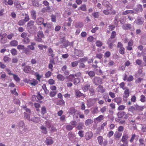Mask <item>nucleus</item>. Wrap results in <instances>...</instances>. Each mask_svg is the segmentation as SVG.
I'll use <instances>...</instances> for the list:
<instances>
[{
    "label": "nucleus",
    "mask_w": 146,
    "mask_h": 146,
    "mask_svg": "<svg viewBox=\"0 0 146 146\" xmlns=\"http://www.w3.org/2000/svg\"><path fill=\"white\" fill-rule=\"evenodd\" d=\"M34 21H30L27 24V29L30 33L35 32L37 30V27L34 25Z\"/></svg>",
    "instance_id": "f257e3e1"
},
{
    "label": "nucleus",
    "mask_w": 146,
    "mask_h": 146,
    "mask_svg": "<svg viewBox=\"0 0 146 146\" xmlns=\"http://www.w3.org/2000/svg\"><path fill=\"white\" fill-rule=\"evenodd\" d=\"M44 38V35L43 32L41 31H39L37 33V36L35 38V40L37 42H43L42 38Z\"/></svg>",
    "instance_id": "f03ea898"
},
{
    "label": "nucleus",
    "mask_w": 146,
    "mask_h": 146,
    "mask_svg": "<svg viewBox=\"0 0 146 146\" xmlns=\"http://www.w3.org/2000/svg\"><path fill=\"white\" fill-rule=\"evenodd\" d=\"M97 139L99 144L100 145H103L104 146H106L108 143V141L106 139H104H104L101 136L98 137L97 138Z\"/></svg>",
    "instance_id": "7ed1b4c3"
},
{
    "label": "nucleus",
    "mask_w": 146,
    "mask_h": 146,
    "mask_svg": "<svg viewBox=\"0 0 146 146\" xmlns=\"http://www.w3.org/2000/svg\"><path fill=\"white\" fill-rule=\"evenodd\" d=\"M99 100L98 98L90 99L87 102V104L88 107H91L93 106L97 101Z\"/></svg>",
    "instance_id": "20e7f679"
},
{
    "label": "nucleus",
    "mask_w": 146,
    "mask_h": 146,
    "mask_svg": "<svg viewBox=\"0 0 146 146\" xmlns=\"http://www.w3.org/2000/svg\"><path fill=\"white\" fill-rule=\"evenodd\" d=\"M102 79L100 77H95L92 80L93 83L96 85L102 84Z\"/></svg>",
    "instance_id": "39448f33"
},
{
    "label": "nucleus",
    "mask_w": 146,
    "mask_h": 146,
    "mask_svg": "<svg viewBox=\"0 0 146 146\" xmlns=\"http://www.w3.org/2000/svg\"><path fill=\"white\" fill-rule=\"evenodd\" d=\"M103 12L106 15H110L113 13L114 14H115V11L114 12L113 11L112 7L109 6L107 7V9L104 10Z\"/></svg>",
    "instance_id": "423d86ee"
},
{
    "label": "nucleus",
    "mask_w": 146,
    "mask_h": 146,
    "mask_svg": "<svg viewBox=\"0 0 146 146\" xmlns=\"http://www.w3.org/2000/svg\"><path fill=\"white\" fill-rule=\"evenodd\" d=\"M122 28L124 30H130L131 31L134 30L135 29L133 27H131V25L129 24H126L123 25Z\"/></svg>",
    "instance_id": "0eeeda50"
},
{
    "label": "nucleus",
    "mask_w": 146,
    "mask_h": 146,
    "mask_svg": "<svg viewBox=\"0 0 146 146\" xmlns=\"http://www.w3.org/2000/svg\"><path fill=\"white\" fill-rule=\"evenodd\" d=\"M137 25H141L144 23V19L141 17L138 16L134 21Z\"/></svg>",
    "instance_id": "6e6552de"
},
{
    "label": "nucleus",
    "mask_w": 146,
    "mask_h": 146,
    "mask_svg": "<svg viewBox=\"0 0 146 146\" xmlns=\"http://www.w3.org/2000/svg\"><path fill=\"white\" fill-rule=\"evenodd\" d=\"M90 85L88 82H85L84 84L82 86V89L84 92L87 91L90 88Z\"/></svg>",
    "instance_id": "1a4fd4ad"
},
{
    "label": "nucleus",
    "mask_w": 146,
    "mask_h": 146,
    "mask_svg": "<svg viewBox=\"0 0 146 146\" xmlns=\"http://www.w3.org/2000/svg\"><path fill=\"white\" fill-rule=\"evenodd\" d=\"M75 54L79 57H82L84 56L83 52L82 50L75 49L74 51Z\"/></svg>",
    "instance_id": "9d476101"
},
{
    "label": "nucleus",
    "mask_w": 146,
    "mask_h": 146,
    "mask_svg": "<svg viewBox=\"0 0 146 146\" xmlns=\"http://www.w3.org/2000/svg\"><path fill=\"white\" fill-rule=\"evenodd\" d=\"M129 137L127 134H123L121 139V141L123 143H128L127 139Z\"/></svg>",
    "instance_id": "9b49d317"
},
{
    "label": "nucleus",
    "mask_w": 146,
    "mask_h": 146,
    "mask_svg": "<svg viewBox=\"0 0 146 146\" xmlns=\"http://www.w3.org/2000/svg\"><path fill=\"white\" fill-rule=\"evenodd\" d=\"M23 71L26 73H29L31 70V67L29 65L25 66L23 69Z\"/></svg>",
    "instance_id": "f8f14e48"
},
{
    "label": "nucleus",
    "mask_w": 146,
    "mask_h": 146,
    "mask_svg": "<svg viewBox=\"0 0 146 146\" xmlns=\"http://www.w3.org/2000/svg\"><path fill=\"white\" fill-rule=\"evenodd\" d=\"M93 136V134L90 131L86 133L85 136L86 140H89L91 139Z\"/></svg>",
    "instance_id": "ddd939ff"
},
{
    "label": "nucleus",
    "mask_w": 146,
    "mask_h": 146,
    "mask_svg": "<svg viewBox=\"0 0 146 146\" xmlns=\"http://www.w3.org/2000/svg\"><path fill=\"white\" fill-rule=\"evenodd\" d=\"M114 40L111 38H109L107 41V44L108 45V47L110 48H111L113 46V43L114 42Z\"/></svg>",
    "instance_id": "4468645a"
},
{
    "label": "nucleus",
    "mask_w": 146,
    "mask_h": 146,
    "mask_svg": "<svg viewBox=\"0 0 146 146\" xmlns=\"http://www.w3.org/2000/svg\"><path fill=\"white\" fill-rule=\"evenodd\" d=\"M77 111V110H76L74 107H72L70 108L68 111V113L71 115L74 114Z\"/></svg>",
    "instance_id": "2eb2a0df"
},
{
    "label": "nucleus",
    "mask_w": 146,
    "mask_h": 146,
    "mask_svg": "<svg viewBox=\"0 0 146 146\" xmlns=\"http://www.w3.org/2000/svg\"><path fill=\"white\" fill-rule=\"evenodd\" d=\"M51 11V7L49 6H48L46 7H45L43 8L41 11L43 13H45L46 12H50Z\"/></svg>",
    "instance_id": "dca6fc26"
},
{
    "label": "nucleus",
    "mask_w": 146,
    "mask_h": 146,
    "mask_svg": "<svg viewBox=\"0 0 146 146\" xmlns=\"http://www.w3.org/2000/svg\"><path fill=\"white\" fill-rule=\"evenodd\" d=\"M45 143L47 145H51L52 144L53 142L51 138L50 137L47 138L45 141Z\"/></svg>",
    "instance_id": "f3484780"
},
{
    "label": "nucleus",
    "mask_w": 146,
    "mask_h": 146,
    "mask_svg": "<svg viewBox=\"0 0 146 146\" xmlns=\"http://www.w3.org/2000/svg\"><path fill=\"white\" fill-rule=\"evenodd\" d=\"M31 121H32L35 123H38L40 122V120L39 117H34L32 118Z\"/></svg>",
    "instance_id": "a211bd4d"
},
{
    "label": "nucleus",
    "mask_w": 146,
    "mask_h": 146,
    "mask_svg": "<svg viewBox=\"0 0 146 146\" xmlns=\"http://www.w3.org/2000/svg\"><path fill=\"white\" fill-rule=\"evenodd\" d=\"M113 100L115 102L117 103V104L119 105L121 104L122 99L120 97H117L115 98Z\"/></svg>",
    "instance_id": "6ab92c4d"
},
{
    "label": "nucleus",
    "mask_w": 146,
    "mask_h": 146,
    "mask_svg": "<svg viewBox=\"0 0 146 146\" xmlns=\"http://www.w3.org/2000/svg\"><path fill=\"white\" fill-rule=\"evenodd\" d=\"M122 133L119 132H116L114 134V136L116 140H118L121 137Z\"/></svg>",
    "instance_id": "aec40b11"
},
{
    "label": "nucleus",
    "mask_w": 146,
    "mask_h": 146,
    "mask_svg": "<svg viewBox=\"0 0 146 146\" xmlns=\"http://www.w3.org/2000/svg\"><path fill=\"white\" fill-rule=\"evenodd\" d=\"M44 19L43 18L41 17L38 18L36 21V23L38 25H41L43 23Z\"/></svg>",
    "instance_id": "412c9836"
},
{
    "label": "nucleus",
    "mask_w": 146,
    "mask_h": 146,
    "mask_svg": "<svg viewBox=\"0 0 146 146\" xmlns=\"http://www.w3.org/2000/svg\"><path fill=\"white\" fill-rule=\"evenodd\" d=\"M135 110L136 111H142L143 108L142 106H138L137 104L134 105Z\"/></svg>",
    "instance_id": "4be33fe9"
},
{
    "label": "nucleus",
    "mask_w": 146,
    "mask_h": 146,
    "mask_svg": "<svg viewBox=\"0 0 146 146\" xmlns=\"http://www.w3.org/2000/svg\"><path fill=\"white\" fill-rule=\"evenodd\" d=\"M24 53L27 55H31L32 52L28 48H25L23 50Z\"/></svg>",
    "instance_id": "5701e85b"
},
{
    "label": "nucleus",
    "mask_w": 146,
    "mask_h": 146,
    "mask_svg": "<svg viewBox=\"0 0 146 146\" xmlns=\"http://www.w3.org/2000/svg\"><path fill=\"white\" fill-rule=\"evenodd\" d=\"M98 91L103 93L105 91V89H104L103 86L101 85H99L97 88Z\"/></svg>",
    "instance_id": "b1692460"
},
{
    "label": "nucleus",
    "mask_w": 146,
    "mask_h": 146,
    "mask_svg": "<svg viewBox=\"0 0 146 146\" xmlns=\"http://www.w3.org/2000/svg\"><path fill=\"white\" fill-rule=\"evenodd\" d=\"M86 73L88 74L91 78L94 76L95 75V72L94 71H87Z\"/></svg>",
    "instance_id": "393cba45"
},
{
    "label": "nucleus",
    "mask_w": 146,
    "mask_h": 146,
    "mask_svg": "<svg viewBox=\"0 0 146 146\" xmlns=\"http://www.w3.org/2000/svg\"><path fill=\"white\" fill-rule=\"evenodd\" d=\"M129 95V90L128 89H126L124 92V95L123 96L124 98H127Z\"/></svg>",
    "instance_id": "a878e982"
},
{
    "label": "nucleus",
    "mask_w": 146,
    "mask_h": 146,
    "mask_svg": "<svg viewBox=\"0 0 146 146\" xmlns=\"http://www.w3.org/2000/svg\"><path fill=\"white\" fill-rule=\"evenodd\" d=\"M56 104L58 105L63 106L65 104V102L62 99H61L60 100L57 101Z\"/></svg>",
    "instance_id": "bb28decb"
},
{
    "label": "nucleus",
    "mask_w": 146,
    "mask_h": 146,
    "mask_svg": "<svg viewBox=\"0 0 146 146\" xmlns=\"http://www.w3.org/2000/svg\"><path fill=\"white\" fill-rule=\"evenodd\" d=\"M125 112L124 111H119L117 113V116L118 118H121L125 115Z\"/></svg>",
    "instance_id": "cd10ccee"
},
{
    "label": "nucleus",
    "mask_w": 146,
    "mask_h": 146,
    "mask_svg": "<svg viewBox=\"0 0 146 146\" xmlns=\"http://www.w3.org/2000/svg\"><path fill=\"white\" fill-rule=\"evenodd\" d=\"M18 42L16 40H13L10 42V45L12 46H15L17 45Z\"/></svg>",
    "instance_id": "c85d7f7f"
},
{
    "label": "nucleus",
    "mask_w": 146,
    "mask_h": 146,
    "mask_svg": "<svg viewBox=\"0 0 146 146\" xmlns=\"http://www.w3.org/2000/svg\"><path fill=\"white\" fill-rule=\"evenodd\" d=\"M134 12L132 10H127L122 13L123 15H126L129 13H133Z\"/></svg>",
    "instance_id": "c756f323"
},
{
    "label": "nucleus",
    "mask_w": 146,
    "mask_h": 146,
    "mask_svg": "<svg viewBox=\"0 0 146 146\" xmlns=\"http://www.w3.org/2000/svg\"><path fill=\"white\" fill-rule=\"evenodd\" d=\"M78 10H81L84 11H86L87 10L86 5L85 4L82 5L81 6L78 8Z\"/></svg>",
    "instance_id": "7c9ffc66"
},
{
    "label": "nucleus",
    "mask_w": 146,
    "mask_h": 146,
    "mask_svg": "<svg viewBox=\"0 0 146 146\" xmlns=\"http://www.w3.org/2000/svg\"><path fill=\"white\" fill-rule=\"evenodd\" d=\"M138 137V135H135V134H132L131 138L130 140V142H132L135 139H137Z\"/></svg>",
    "instance_id": "2f4dec72"
},
{
    "label": "nucleus",
    "mask_w": 146,
    "mask_h": 146,
    "mask_svg": "<svg viewBox=\"0 0 146 146\" xmlns=\"http://www.w3.org/2000/svg\"><path fill=\"white\" fill-rule=\"evenodd\" d=\"M48 53L49 56H51L52 58L54 57V54H53V51L51 48H48Z\"/></svg>",
    "instance_id": "473e14b6"
},
{
    "label": "nucleus",
    "mask_w": 146,
    "mask_h": 146,
    "mask_svg": "<svg viewBox=\"0 0 146 146\" xmlns=\"http://www.w3.org/2000/svg\"><path fill=\"white\" fill-rule=\"evenodd\" d=\"M57 78L60 81H63L64 79V77L62 74H58L57 76Z\"/></svg>",
    "instance_id": "72a5a7b5"
},
{
    "label": "nucleus",
    "mask_w": 146,
    "mask_h": 146,
    "mask_svg": "<svg viewBox=\"0 0 146 146\" xmlns=\"http://www.w3.org/2000/svg\"><path fill=\"white\" fill-rule=\"evenodd\" d=\"M84 123L82 122H80L78 123L77 128L78 130L82 129H83V127L84 126Z\"/></svg>",
    "instance_id": "f704fd0d"
},
{
    "label": "nucleus",
    "mask_w": 146,
    "mask_h": 146,
    "mask_svg": "<svg viewBox=\"0 0 146 146\" xmlns=\"http://www.w3.org/2000/svg\"><path fill=\"white\" fill-rule=\"evenodd\" d=\"M31 15L33 19H36V12L34 10H32L31 11Z\"/></svg>",
    "instance_id": "c9c22d12"
},
{
    "label": "nucleus",
    "mask_w": 146,
    "mask_h": 146,
    "mask_svg": "<svg viewBox=\"0 0 146 146\" xmlns=\"http://www.w3.org/2000/svg\"><path fill=\"white\" fill-rule=\"evenodd\" d=\"M23 41L24 44H28L30 42V39L27 37L24 38L23 40Z\"/></svg>",
    "instance_id": "e433bc0d"
},
{
    "label": "nucleus",
    "mask_w": 146,
    "mask_h": 146,
    "mask_svg": "<svg viewBox=\"0 0 146 146\" xmlns=\"http://www.w3.org/2000/svg\"><path fill=\"white\" fill-rule=\"evenodd\" d=\"M24 117L29 121H31V119H30V115L25 112L24 113Z\"/></svg>",
    "instance_id": "4c0bfd02"
},
{
    "label": "nucleus",
    "mask_w": 146,
    "mask_h": 146,
    "mask_svg": "<svg viewBox=\"0 0 146 146\" xmlns=\"http://www.w3.org/2000/svg\"><path fill=\"white\" fill-rule=\"evenodd\" d=\"M75 94L77 98H79L82 96L84 94L81 93L78 90L76 92Z\"/></svg>",
    "instance_id": "58836bf2"
},
{
    "label": "nucleus",
    "mask_w": 146,
    "mask_h": 146,
    "mask_svg": "<svg viewBox=\"0 0 146 146\" xmlns=\"http://www.w3.org/2000/svg\"><path fill=\"white\" fill-rule=\"evenodd\" d=\"M93 122V121L91 119H88L86 120L85 122V124L86 125H88L89 124H91Z\"/></svg>",
    "instance_id": "ea45409f"
},
{
    "label": "nucleus",
    "mask_w": 146,
    "mask_h": 146,
    "mask_svg": "<svg viewBox=\"0 0 146 146\" xmlns=\"http://www.w3.org/2000/svg\"><path fill=\"white\" fill-rule=\"evenodd\" d=\"M40 129L42 131V133L44 134H46L47 133V131L46 130V129L44 126H41L40 127Z\"/></svg>",
    "instance_id": "a19ab883"
},
{
    "label": "nucleus",
    "mask_w": 146,
    "mask_h": 146,
    "mask_svg": "<svg viewBox=\"0 0 146 146\" xmlns=\"http://www.w3.org/2000/svg\"><path fill=\"white\" fill-rule=\"evenodd\" d=\"M139 146H145V145L144 143V141L143 139H139Z\"/></svg>",
    "instance_id": "79ce46f5"
},
{
    "label": "nucleus",
    "mask_w": 146,
    "mask_h": 146,
    "mask_svg": "<svg viewBox=\"0 0 146 146\" xmlns=\"http://www.w3.org/2000/svg\"><path fill=\"white\" fill-rule=\"evenodd\" d=\"M78 62H79L77 61L72 62L71 63L72 67H74L78 65Z\"/></svg>",
    "instance_id": "37998d69"
},
{
    "label": "nucleus",
    "mask_w": 146,
    "mask_h": 146,
    "mask_svg": "<svg viewBox=\"0 0 146 146\" xmlns=\"http://www.w3.org/2000/svg\"><path fill=\"white\" fill-rule=\"evenodd\" d=\"M14 4L15 5L17 8H19L20 7H21L19 2L17 0L15 1Z\"/></svg>",
    "instance_id": "c03bdc74"
},
{
    "label": "nucleus",
    "mask_w": 146,
    "mask_h": 146,
    "mask_svg": "<svg viewBox=\"0 0 146 146\" xmlns=\"http://www.w3.org/2000/svg\"><path fill=\"white\" fill-rule=\"evenodd\" d=\"M25 23L23 19L20 20L18 23V24L20 26H23Z\"/></svg>",
    "instance_id": "a18cd8bd"
},
{
    "label": "nucleus",
    "mask_w": 146,
    "mask_h": 146,
    "mask_svg": "<svg viewBox=\"0 0 146 146\" xmlns=\"http://www.w3.org/2000/svg\"><path fill=\"white\" fill-rule=\"evenodd\" d=\"M18 126L19 127H22L25 125L24 122L23 121H20L18 123Z\"/></svg>",
    "instance_id": "49530a36"
},
{
    "label": "nucleus",
    "mask_w": 146,
    "mask_h": 146,
    "mask_svg": "<svg viewBox=\"0 0 146 146\" xmlns=\"http://www.w3.org/2000/svg\"><path fill=\"white\" fill-rule=\"evenodd\" d=\"M83 26V24L82 23H77L75 25V27L77 28H81Z\"/></svg>",
    "instance_id": "de8ad7c7"
},
{
    "label": "nucleus",
    "mask_w": 146,
    "mask_h": 146,
    "mask_svg": "<svg viewBox=\"0 0 146 146\" xmlns=\"http://www.w3.org/2000/svg\"><path fill=\"white\" fill-rule=\"evenodd\" d=\"M74 127L70 125H67L66 126V129L69 131L71 130Z\"/></svg>",
    "instance_id": "09e8293b"
},
{
    "label": "nucleus",
    "mask_w": 146,
    "mask_h": 146,
    "mask_svg": "<svg viewBox=\"0 0 146 146\" xmlns=\"http://www.w3.org/2000/svg\"><path fill=\"white\" fill-rule=\"evenodd\" d=\"M116 35V33L115 31H113L112 32L110 38L111 39L115 38Z\"/></svg>",
    "instance_id": "8fccbe9b"
},
{
    "label": "nucleus",
    "mask_w": 146,
    "mask_h": 146,
    "mask_svg": "<svg viewBox=\"0 0 146 146\" xmlns=\"http://www.w3.org/2000/svg\"><path fill=\"white\" fill-rule=\"evenodd\" d=\"M75 76L74 74H70L69 76L67 77V78L70 81H71L74 78Z\"/></svg>",
    "instance_id": "3c124183"
},
{
    "label": "nucleus",
    "mask_w": 146,
    "mask_h": 146,
    "mask_svg": "<svg viewBox=\"0 0 146 146\" xmlns=\"http://www.w3.org/2000/svg\"><path fill=\"white\" fill-rule=\"evenodd\" d=\"M46 109L44 106L42 107L41 108V113L42 115H44L46 113Z\"/></svg>",
    "instance_id": "603ef678"
},
{
    "label": "nucleus",
    "mask_w": 146,
    "mask_h": 146,
    "mask_svg": "<svg viewBox=\"0 0 146 146\" xmlns=\"http://www.w3.org/2000/svg\"><path fill=\"white\" fill-rule=\"evenodd\" d=\"M104 116L103 115H100L98 117H97L95 119L98 121H100L103 119Z\"/></svg>",
    "instance_id": "864d4df0"
},
{
    "label": "nucleus",
    "mask_w": 146,
    "mask_h": 146,
    "mask_svg": "<svg viewBox=\"0 0 146 146\" xmlns=\"http://www.w3.org/2000/svg\"><path fill=\"white\" fill-rule=\"evenodd\" d=\"M11 52L13 55H15L17 54V51L15 48H13L11 50Z\"/></svg>",
    "instance_id": "5fc2aeb1"
},
{
    "label": "nucleus",
    "mask_w": 146,
    "mask_h": 146,
    "mask_svg": "<svg viewBox=\"0 0 146 146\" xmlns=\"http://www.w3.org/2000/svg\"><path fill=\"white\" fill-rule=\"evenodd\" d=\"M119 52L122 54H124L125 53V48L123 47L119 48Z\"/></svg>",
    "instance_id": "6e6d98bb"
},
{
    "label": "nucleus",
    "mask_w": 146,
    "mask_h": 146,
    "mask_svg": "<svg viewBox=\"0 0 146 146\" xmlns=\"http://www.w3.org/2000/svg\"><path fill=\"white\" fill-rule=\"evenodd\" d=\"M88 60V58L86 57H84L82 58H80L79 59V61H80L81 62H84L87 61Z\"/></svg>",
    "instance_id": "4d7b16f0"
},
{
    "label": "nucleus",
    "mask_w": 146,
    "mask_h": 146,
    "mask_svg": "<svg viewBox=\"0 0 146 146\" xmlns=\"http://www.w3.org/2000/svg\"><path fill=\"white\" fill-rule=\"evenodd\" d=\"M128 110L132 113L133 112V111L135 110V106H131L129 107L128 109Z\"/></svg>",
    "instance_id": "13d9d810"
},
{
    "label": "nucleus",
    "mask_w": 146,
    "mask_h": 146,
    "mask_svg": "<svg viewBox=\"0 0 146 146\" xmlns=\"http://www.w3.org/2000/svg\"><path fill=\"white\" fill-rule=\"evenodd\" d=\"M25 17L24 19H23V20L26 22H27L29 20V15L25 13Z\"/></svg>",
    "instance_id": "bf43d9fd"
},
{
    "label": "nucleus",
    "mask_w": 146,
    "mask_h": 146,
    "mask_svg": "<svg viewBox=\"0 0 146 146\" xmlns=\"http://www.w3.org/2000/svg\"><path fill=\"white\" fill-rule=\"evenodd\" d=\"M80 80L78 78H75L74 80V83L75 85H77L80 82Z\"/></svg>",
    "instance_id": "052dcab7"
},
{
    "label": "nucleus",
    "mask_w": 146,
    "mask_h": 146,
    "mask_svg": "<svg viewBox=\"0 0 146 146\" xmlns=\"http://www.w3.org/2000/svg\"><path fill=\"white\" fill-rule=\"evenodd\" d=\"M0 41L1 44H4L7 42V39L5 38H2L0 39Z\"/></svg>",
    "instance_id": "680f3d73"
},
{
    "label": "nucleus",
    "mask_w": 146,
    "mask_h": 146,
    "mask_svg": "<svg viewBox=\"0 0 146 146\" xmlns=\"http://www.w3.org/2000/svg\"><path fill=\"white\" fill-rule=\"evenodd\" d=\"M140 101L142 102H144L145 101L146 98L145 96L143 95H142L140 97Z\"/></svg>",
    "instance_id": "e2e57ef3"
},
{
    "label": "nucleus",
    "mask_w": 146,
    "mask_h": 146,
    "mask_svg": "<svg viewBox=\"0 0 146 146\" xmlns=\"http://www.w3.org/2000/svg\"><path fill=\"white\" fill-rule=\"evenodd\" d=\"M31 85L35 86L38 83V82L35 80H33V82H29Z\"/></svg>",
    "instance_id": "0e129e2a"
},
{
    "label": "nucleus",
    "mask_w": 146,
    "mask_h": 146,
    "mask_svg": "<svg viewBox=\"0 0 146 146\" xmlns=\"http://www.w3.org/2000/svg\"><path fill=\"white\" fill-rule=\"evenodd\" d=\"M57 92L55 91H52L50 93V96L51 97H53L55 96Z\"/></svg>",
    "instance_id": "69168bd1"
},
{
    "label": "nucleus",
    "mask_w": 146,
    "mask_h": 146,
    "mask_svg": "<svg viewBox=\"0 0 146 146\" xmlns=\"http://www.w3.org/2000/svg\"><path fill=\"white\" fill-rule=\"evenodd\" d=\"M99 13L98 12H95L92 13V15L95 18H98Z\"/></svg>",
    "instance_id": "338daca9"
},
{
    "label": "nucleus",
    "mask_w": 146,
    "mask_h": 146,
    "mask_svg": "<svg viewBox=\"0 0 146 146\" xmlns=\"http://www.w3.org/2000/svg\"><path fill=\"white\" fill-rule=\"evenodd\" d=\"M13 78L17 82H19L20 80V79L15 74L13 75Z\"/></svg>",
    "instance_id": "774afa93"
}]
</instances>
